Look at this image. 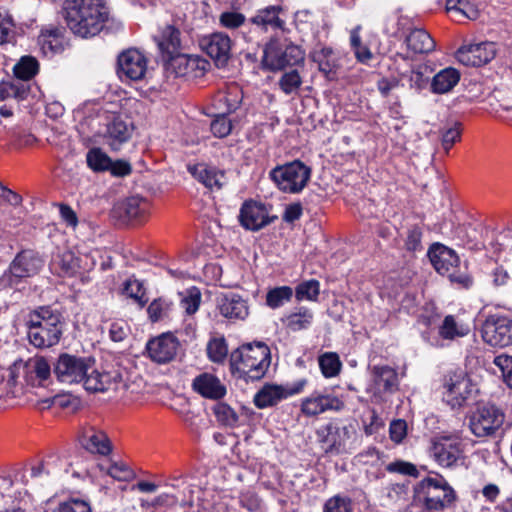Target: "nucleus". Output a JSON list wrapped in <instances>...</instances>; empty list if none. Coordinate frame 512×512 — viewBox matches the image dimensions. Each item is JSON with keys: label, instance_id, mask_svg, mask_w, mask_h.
Segmentation results:
<instances>
[{"label": "nucleus", "instance_id": "obj_1", "mask_svg": "<svg viewBox=\"0 0 512 512\" xmlns=\"http://www.w3.org/2000/svg\"><path fill=\"white\" fill-rule=\"evenodd\" d=\"M105 0H65L63 16L70 31L81 38L99 34L109 19Z\"/></svg>", "mask_w": 512, "mask_h": 512}, {"label": "nucleus", "instance_id": "obj_2", "mask_svg": "<svg viewBox=\"0 0 512 512\" xmlns=\"http://www.w3.org/2000/svg\"><path fill=\"white\" fill-rule=\"evenodd\" d=\"M29 343L35 348H50L59 343L63 333L62 316L49 306L31 311L25 322Z\"/></svg>", "mask_w": 512, "mask_h": 512}, {"label": "nucleus", "instance_id": "obj_3", "mask_svg": "<svg viewBox=\"0 0 512 512\" xmlns=\"http://www.w3.org/2000/svg\"><path fill=\"white\" fill-rule=\"evenodd\" d=\"M233 375L245 381L261 379L271 363L270 350L264 343L246 344L231 354Z\"/></svg>", "mask_w": 512, "mask_h": 512}, {"label": "nucleus", "instance_id": "obj_4", "mask_svg": "<svg viewBox=\"0 0 512 512\" xmlns=\"http://www.w3.org/2000/svg\"><path fill=\"white\" fill-rule=\"evenodd\" d=\"M476 230L473 217L459 202L450 203V244L460 251L471 250L475 243Z\"/></svg>", "mask_w": 512, "mask_h": 512}, {"label": "nucleus", "instance_id": "obj_5", "mask_svg": "<svg viewBox=\"0 0 512 512\" xmlns=\"http://www.w3.org/2000/svg\"><path fill=\"white\" fill-rule=\"evenodd\" d=\"M311 169L299 160H294L274 168L270 177L280 190L286 193H299L307 185Z\"/></svg>", "mask_w": 512, "mask_h": 512}, {"label": "nucleus", "instance_id": "obj_6", "mask_svg": "<svg viewBox=\"0 0 512 512\" xmlns=\"http://www.w3.org/2000/svg\"><path fill=\"white\" fill-rule=\"evenodd\" d=\"M93 365H95V360L91 357L62 353L54 364V374L62 383H80Z\"/></svg>", "mask_w": 512, "mask_h": 512}, {"label": "nucleus", "instance_id": "obj_7", "mask_svg": "<svg viewBox=\"0 0 512 512\" xmlns=\"http://www.w3.org/2000/svg\"><path fill=\"white\" fill-rule=\"evenodd\" d=\"M505 422V413L494 404H484L470 417L469 426L477 437L494 436L502 429Z\"/></svg>", "mask_w": 512, "mask_h": 512}, {"label": "nucleus", "instance_id": "obj_8", "mask_svg": "<svg viewBox=\"0 0 512 512\" xmlns=\"http://www.w3.org/2000/svg\"><path fill=\"white\" fill-rule=\"evenodd\" d=\"M304 60L303 50L294 44L282 46L277 42L266 45L263 54V65L271 70H282L287 66L297 65Z\"/></svg>", "mask_w": 512, "mask_h": 512}, {"label": "nucleus", "instance_id": "obj_9", "mask_svg": "<svg viewBox=\"0 0 512 512\" xmlns=\"http://www.w3.org/2000/svg\"><path fill=\"white\" fill-rule=\"evenodd\" d=\"M316 436L325 454L338 455L346 450L351 434L349 427L329 422L317 429Z\"/></svg>", "mask_w": 512, "mask_h": 512}, {"label": "nucleus", "instance_id": "obj_10", "mask_svg": "<svg viewBox=\"0 0 512 512\" xmlns=\"http://www.w3.org/2000/svg\"><path fill=\"white\" fill-rule=\"evenodd\" d=\"M343 407L344 402L325 389L313 391L303 398L300 410L307 417H315L328 411H340Z\"/></svg>", "mask_w": 512, "mask_h": 512}, {"label": "nucleus", "instance_id": "obj_11", "mask_svg": "<svg viewBox=\"0 0 512 512\" xmlns=\"http://www.w3.org/2000/svg\"><path fill=\"white\" fill-rule=\"evenodd\" d=\"M306 385L304 378L286 385H266L255 394L254 403L260 409L273 406L282 399L301 393Z\"/></svg>", "mask_w": 512, "mask_h": 512}, {"label": "nucleus", "instance_id": "obj_12", "mask_svg": "<svg viewBox=\"0 0 512 512\" xmlns=\"http://www.w3.org/2000/svg\"><path fill=\"white\" fill-rule=\"evenodd\" d=\"M483 340L493 347L512 345V320L507 317L489 316L482 327Z\"/></svg>", "mask_w": 512, "mask_h": 512}, {"label": "nucleus", "instance_id": "obj_13", "mask_svg": "<svg viewBox=\"0 0 512 512\" xmlns=\"http://www.w3.org/2000/svg\"><path fill=\"white\" fill-rule=\"evenodd\" d=\"M373 381L367 391L372 401L381 403L385 401L386 394H392L398 389V374L389 366H374L372 369Z\"/></svg>", "mask_w": 512, "mask_h": 512}, {"label": "nucleus", "instance_id": "obj_14", "mask_svg": "<svg viewBox=\"0 0 512 512\" xmlns=\"http://www.w3.org/2000/svg\"><path fill=\"white\" fill-rule=\"evenodd\" d=\"M117 73L121 80L139 81L147 72V58L137 49H127L118 56Z\"/></svg>", "mask_w": 512, "mask_h": 512}, {"label": "nucleus", "instance_id": "obj_15", "mask_svg": "<svg viewBox=\"0 0 512 512\" xmlns=\"http://www.w3.org/2000/svg\"><path fill=\"white\" fill-rule=\"evenodd\" d=\"M497 53L494 42L484 41L463 45L455 53L456 59L465 66L480 67L492 61Z\"/></svg>", "mask_w": 512, "mask_h": 512}, {"label": "nucleus", "instance_id": "obj_16", "mask_svg": "<svg viewBox=\"0 0 512 512\" xmlns=\"http://www.w3.org/2000/svg\"><path fill=\"white\" fill-rule=\"evenodd\" d=\"M200 47L218 67H223L231 57L232 40L224 32H214L200 39Z\"/></svg>", "mask_w": 512, "mask_h": 512}, {"label": "nucleus", "instance_id": "obj_17", "mask_svg": "<svg viewBox=\"0 0 512 512\" xmlns=\"http://www.w3.org/2000/svg\"><path fill=\"white\" fill-rule=\"evenodd\" d=\"M276 217H271L267 207L255 201H246L243 203L239 221L241 225L251 231H258L269 225Z\"/></svg>", "mask_w": 512, "mask_h": 512}, {"label": "nucleus", "instance_id": "obj_18", "mask_svg": "<svg viewBox=\"0 0 512 512\" xmlns=\"http://www.w3.org/2000/svg\"><path fill=\"white\" fill-rule=\"evenodd\" d=\"M475 386L463 371L450 378V408L461 409L469 406L474 400Z\"/></svg>", "mask_w": 512, "mask_h": 512}, {"label": "nucleus", "instance_id": "obj_19", "mask_svg": "<svg viewBox=\"0 0 512 512\" xmlns=\"http://www.w3.org/2000/svg\"><path fill=\"white\" fill-rule=\"evenodd\" d=\"M178 347V340L170 333H164L150 340L146 345L150 359L159 364H165L173 360Z\"/></svg>", "mask_w": 512, "mask_h": 512}, {"label": "nucleus", "instance_id": "obj_20", "mask_svg": "<svg viewBox=\"0 0 512 512\" xmlns=\"http://www.w3.org/2000/svg\"><path fill=\"white\" fill-rule=\"evenodd\" d=\"M44 266V260L38 253L32 250L19 252L9 266L12 277L22 279L33 277L40 272Z\"/></svg>", "mask_w": 512, "mask_h": 512}, {"label": "nucleus", "instance_id": "obj_21", "mask_svg": "<svg viewBox=\"0 0 512 512\" xmlns=\"http://www.w3.org/2000/svg\"><path fill=\"white\" fill-rule=\"evenodd\" d=\"M82 382L87 391L93 393L105 392L117 389L122 382V375L118 370L101 372L93 365Z\"/></svg>", "mask_w": 512, "mask_h": 512}, {"label": "nucleus", "instance_id": "obj_22", "mask_svg": "<svg viewBox=\"0 0 512 512\" xmlns=\"http://www.w3.org/2000/svg\"><path fill=\"white\" fill-rule=\"evenodd\" d=\"M450 283L459 289H470L474 285V278L469 271V262L464 252H457L450 248Z\"/></svg>", "mask_w": 512, "mask_h": 512}, {"label": "nucleus", "instance_id": "obj_23", "mask_svg": "<svg viewBox=\"0 0 512 512\" xmlns=\"http://www.w3.org/2000/svg\"><path fill=\"white\" fill-rule=\"evenodd\" d=\"M170 61L177 76L187 78L202 77L209 66L206 59L197 55L179 54Z\"/></svg>", "mask_w": 512, "mask_h": 512}, {"label": "nucleus", "instance_id": "obj_24", "mask_svg": "<svg viewBox=\"0 0 512 512\" xmlns=\"http://www.w3.org/2000/svg\"><path fill=\"white\" fill-rule=\"evenodd\" d=\"M80 443L85 450L93 454L107 456L112 451V445L106 433L95 426L83 427Z\"/></svg>", "mask_w": 512, "mask_h": 512}, {"label": "nucleus", "instance_id": "obj_25", "mask_svg": "<svg viewBox=\"0 0 512 512\" xmlns=\"http://www.w3.org/2000/svg\"><path fill=\"white\" fill-rule=\"evenodd\" d=\"M155 40L165 61H170L180 54V31L173 25L162 27Z\"/></svg>", "mask_w": 512, "mask_h": 512}, {"label": "nucleus", "instance_id": "obj_26", "mask_svg": "<svg viewBox=\"0 0 512 512\" xmlns=\"http://www.w3.org/2000/svg\"><path fill=\"white\" fill-rule=\"evenodd\" d=\"M220 314L229 320H245L249 315L248 303L235 293H228L218 299Z\"/></svg>", "mask_w": 512, "mask_h": 512}, {"label": "nucleus", "instance_id": "obj_27", "mask_svg": "<svg viewBox=\"0 0 512 512\" xmlns=\"http://www.w3.org/2000/svg\"><path fill=\"white\" fill-rule=\"evenodd\" d=\"M405 44L408 50L407 54L397 53V56L406 60L411 54H427L435 49V41L424 29L414 28L405 38Z\"/></svg>", "mask_w": 512, "mask_h": 512}, {"label": "nucleus", "instance_id": "obj_28", "mask_svg": "<svg viewBox=\"0 0 512 512\" xmlns=\"http://www.w3.org/2000/svg\"><path fill=\"white\" fill-rule=\"evenodd\" d=\"M132 125L127 123L119 116H114L107 123L104 137L112 150H118L120 146L127 142L132 135Z\"/></svg>", "mask_w": 512, "mask_h": 512}, {"label": "nucleus", "instance_id": "obj_29", "mask_svg": "<svg viewBox=\"0 0 512 512\" xmlns=\"http://www.w3.org/2000/svg\"><path fill=\"white\" fill-rule=\"evenodd\" d=\"M192 386L197 393L209 399H220L226 394L225 386L216 376L209 373L197 376Z\"/></svg>", "mask_w": 512, "mask_h": 512}, {"label": "nucleus", "instance_id": "obj_30", "mask_svg": "<svg viewBox=\"0 0 512 512\" xmlns=\"http://www.w3.org/2000/svg\"><path fill=\"white\" fill-rule=\"evenodd\" d=\"M314 321V312L305 306L296 307L281 318V323L290 332L309 329Z\"/></svg>", "mask_w": 512, "mask_h": 512}, {"label": "nucleus", "instance_id": "obj_31", "mask_svg": "<svg viewBox=\"0 0 512 512\" xmlns=\"http://www.w3.org/2000/svg\"><path fill=\"white\" fill-rule=\"evenodd\" d=\"M190 173L205 187L209 189H221L226 181L224 172L206 164H197L189 168Z\"/></svg>", "mask_w": 512, "mask_h": 512}, {"label": "nucleus", "instance_id": "obj_32", "mask_svg": "<svg viewBox=\"0 0 512 512\" xmlns=\"http://www.w3.org/2000/svg\"><path fill=\"white\" fill-rule=\"evenodd\" d=\"M114 211L124 220H138L144 217L147 211V203L143 198L132 196L119 202Z\"/></svg>", "mask_w": 512, "mask_h": 512}, {"label": "nucleus", "instance_id": "obj_33", "mask_svg": "<svg viewBox=\"0 0 512 512\" xmlns=\"http://www.w3.org/2000/svg\"><path fill=\"white\" fill-rule=\"evenodd\" d=\"M243 92L237 84H231L223 92H220L215 100V105L224 113L235 112L241 105Z\"/></svg>", "mask_w": 512, "mask_h": 512}, {"label": "nucleus", "instance_id": "obj_34", "mask_svg": "<svg viewBox=\"0 0 512 512\" xmlns=\"http://www.w3.org/2000/svg\"><path fill=\"white\" fill-rule=\"evenodd\" d=\"M282 11L280 6H268L257 11L250 21L251 23L261 26L264 29L271 27L273 29H284L285 22L280 19L279 13Z\"/></svg>", "mask_w": 512, "mask_h": 512}, {"label": "nucleus", "instance_id": "obj_35", "mask_svg": "<svg viewBox=\"0 0 512 512\" xmlns=\"http://www.w3.org/2000/svg\"><path fill=\"white\" fill-rule=\"evenodd\" d=\"M52 268L61 276H73L79 268V259L71 251L58 254L52 261Z\"/></svg>", "mask_w": 512, "mask_h": 512}, {"label": "nucleus", "instance_id": "obj_36", "mask_svg": "<svg viewBox=\"0 0 512 512\" xmlns=\"http://www.w3.org/2000/svg\"><path fill=\"white\" fill-rule=\"evenodd\" d=\"M122 294L132 299L140 309L148 303L146 289L135 276L127 278L122 285Z\"/></svg>", "mask_w": 512, "mask_h": 512}, {"label": "nucleus", "instance_id": "obj_37", "mask_svg": "<svg viewBox=\"0 0 512 512\" xmlns=\"http://www.w3.org/2000/svg\"><path fill=\"white\" fill-rule=\"evenodd\" d=\"M473 323L474 317L470 312L463 311L456 315H450V340L469 335Z\"/></svg>", "mask_w": 512, "mask_h": 512}, {"label": "nucleus", "instance_id": "obj_38", "mask_svg": "<svg viewBox=\"0 0 512 512\" xmlns=\"http://www.w3.org/2000/svg\"><path fill=\"white\" fill-rule=\"evenodd\" d=\"M63 30L49 28L42 30L38 42L44 53H57L62 50Z\"/></svg>", "mask_w": 512, "mask_h": 512}, {"label": "nucleus", "instance_id": "obj_39", "mask_svg": "<svg viewBox=\"0 0 512 512\" xmlns=\"http://www.w3.org/2000/svg\"><path fill=\"white\" fill-rule=\"evenodd\" d=\"M412 19L404 16L400 11H395L386 19L385 33L391 37H398L405 31L412 30Z\"/></svg>", "mask_w": 512, "mask_h": 512}, {"label": "nucleus", "instance_id": "obj_40", "mask_svg": "<svg viewBox=\"0 0 512 512\" xmlns=\"http://www.w3.org/2000/svg\"><path fill=\"white\" fill-rule=\"evenodd\" d=\"M477 9L467 1L450 0V20L461 22L464 19L475 20Z\"/></svg>", "mask_w": 512, "mask_h": 512}, {"label": "nucleus", "instance_id": "obj_41", "mask_svg": "<svg viewBox=\"0 0 512 512\" xmlns=\"http://www.w3.org/2000/svg\"><path fill=\"white\" fill-rule=\"evenodd\" d=\"M293 297V289L289 286H280L270 289L266 294V304L272 309L282 307Z\"/></svg>", "mask_w": 512, "mask_h": 512}, {"label": "nucleus", "instance_id": "obj_42", "mask_svg": "<svg viewBox=\"0 0 512 512\" xmlns=\"http://www.w3.org/2000/svg\"><path fill=\"white\" fill-rule=\"evenodd\" d=\"M172 302L159 297L154 299L147 308L148 317L152 322L162 321L169 317L172 310Z\"/></svg>", "mask_w": 512, "mask_h": 512}, {"label": "nucleus", "instance_id": "obj_43", "mask_svg": "<svg viewBox=\"0 0 512 512\" xmlns=\"http://www.w3.org/2000/svg\"><path fill=\"white\" fill-rule=\"evenodd\" d=\"M318 362L321 372L326 378L337 376L341 370L342 364L336 353L326 352L319 357Z\"/></svg>", "mask_w": 512, "mask_h": 512}, {"label": "nucleus", "instance_id": "obj_44", "mask_svg": "<svg viewBox=\"0 0 512 512\" xmlns=\"http://www.w3.org/2000/svg\"><path fill=\"white\" fill-rule=\"evenodd\" d=\"M448 253V248L440 243H434L430 246L428 250V258L435 268V270L441 274L446 275L448 273V266L446 264L445 259L442 258L445 254Z\"/></svg>", "mask_w": 512, "mask_h": 512}, {"label": "nucleus", "instance_id": "obj_45", "mask_svg": "<svg viewBox=\"0 0 512 512\" xmlns=\"http://www.w3.org/2000/svg\"><path fill=\"white\" fill-rule=\"evenodd\" d=\"M39 69L38 61L31 56H24L14 66V74L17 78L22 80H30L33 78Z\"/></svg>", "mask_w": 512, "mask_h": 512}, {"label": "nucleus", "instance_id": "obj_46", "mask_svg": "<svg viewBox=\"0 0 512 512\" xmlns=\"http://www.w3.org/2000/svg\"><path fill=\"white\" fill-rule=\"evenodd\" d=\"M86 162L95 172L107 171L111 166V158L100 148H92L87 152Z\"/></svg>", "mask_w": 512, "mask_h": 512}, {"label": "nucleus", "instance_id": "obj_47", "mask_svg": "<svg viewBox=\"0 0 512 512\" xmlns=\"http://www.w3.org/2000/svg\"><path fill=\"white\" fill-rule=\"evenodd\" d=\"M320 293V283L317 280H308L297 285L295 297L298 301H316Z\"/></svg>", "mask_w": 512, "mask_h": 512}, {"label": "nucleus", "instance_id": "obj_48", "mask_svg": "<svg viewBox=\"0 0 512 512\" xmlns=\"http://www.w3.org/2000/svg\"><path fill=\"white\" fill-rule=\"evenodd\" d=\"M430 73L428 66L423 65L411 70L407 76L410 88L417 91L426 88L429 84Z\"/></svg>", "mask_w": 512, "mask_h": 512}, {"label": "nucleus", "instance_id": "obj_49", "mask_svg": "<svg viewBox=\"0 0 512 512\" xmlns=\"http://www.w3.org/2000/svg\"><path fill=\"white\" fill-rule=\"evenodd\" d=\"M279 87L286 94L296 92L302 85V78L297 70L293 69L283 73L279 79Z\"/></svg>", "mask_w": 512, "mask_h": 512}, {"label": "nucleus", "instance_id": "obj_50", "mask_svg": "<svg viewBox=\"0 0 512 512\" xmlns=\"http://www.w3.org/2000/svg\"><path fill=\"white\" fill-rule=\"evenodd\" d=\"M447 441L448 438L446 436L434 438L430 448L431 456L439 465L444 467L448 466Z\"/></svg>", "mask_w": 512, "mask_h": 512}, {"label": "nucleus", "instance_id": "obj_51", "mask_svg": "<svg viewBox=\"0 0 512 512\" xmlns=\"http://www.w3.org/2000/svg\"><path fill=\"white\" fill-rule=\"evenodd\" d=\"M246 20V16L237 11H224L219 15L220 26L228 30L240 28Z\"/></svg>", "mask_w": 512, "mask_h": 512}, {"label": "nucleus", "instance_id": "obj_52", "mask_svg": "<svg viewBox=\"0 0 512 512\" xmlns=\"http://www.w3.org/2000/svg\"><path fill=\"white\" fill-rule=\"evenodd\" d=\"M228 353L226 342L223 338H214L208 342L207 354L211 361L220 363Z\"/></svg>", "mask_w": 512, "mask_h": 512}, {"label": "nucleus", "instance_id": "obj_53", "mask_svg": "<svg viewBox=\"0 0 512 512\" xmlns=\"http://www.w3.org/2000/svg\"><path fill=\"white\" fill-rule=\"evenodd\" d=\"M214 414L221 424L229 427H233L238 422V416L236 412L225 403H218L214 407Z\"/></svg>", "mask_w": 512, "mask_h": 512}, {"label": "nucleus", "instance_id": "obj_54", "mask_svg": "<svg viewBox=\"0 0 512 512\" xmlns=\"http://www.w3.org/2000/svg\"><path fill=\"white\" fill-rule=\"evenodd\" d=\"M323 512H353L352 501L345 496H333L325 502Z\"/></svg>", "mask_w": 512, "mask_h": 512}, {"label": "nucleus", "instance_id": "obj_55", "mask_svg": "<svg viewBox=\"0 0 512 512\" xmlns=\"http://www.w3.org/2000/svg\"><path fill=\"white\" fill-rule=\"evenodd\" d=\"M227 113L221 112L210 124L211 132L215 137L223 138L228 136L232 130L231 120L227 118Z\"/></svg>", "mask_w": 512, "mask_h": 512}, {"label": "nucleus", "instance_id": "obj_56", "mask_svg": "<svg viewBox=\"0 0 512 512\" xmlns=\"http://www.w3.org/2000/svg\"><path fill=\"white\" fill-rule=\"evenodd\" d=\"M332 50L330 48H322L314 54V61L318 63L319 70L326 75L335 71V63L330 60Z\"/></svg>", "mask_w": 512, "mask_h": 512}, {"label": "nucleus", "instance_id": "obj_57", "mask_svg": "<svg viewBox=\"0 0 512 512\" xmlns=\"http://www.w3.org/2000/svg\"><path fill=\"white\" fill-rule=\"evenodd\" d=\"M27 367L40 381L47 380L51 374L50 365L44 357H37L30 360Z\"/></svg>", "mask_w": 512, "mask_h": 512}, {"label": "nucleus", "instance_id": "obj_58", "mask_svg": "<svg viewBox=\"0 0 512 512\" xmlns=\"http://www.w3.org/2000/svg\"><path fill=\"white\" fill-rule=\"evenodd\" d=\"M494 364L501 370L504 381L512 388V356L498 355L494 359Z\"/></svg>", "mask_w": 512, "mask_h": 512}, {"label": "nucleus", "instance_id": "obj_59", "mask_svg": "<svg viewBox=\"0 0 512 512\" xmlns=\"http://www.w3.org/2000/svg\"><path fill=\"white\" fill-rule=\"evenodd\" d=\"M200 302L201 294L198 289L193 288L189 291L188 295L182 299L181 306L187 314L192 315L199 309Z\"/></svg>", "mask_w": 512, "mask_h": 512}, {"label": "nucleus", "instance_id": "obj_60", "mask_svg": "<svg viewBox=\"0 0 512 512\" xmlns=\"http://www.w3.org/2000/svg\"><path fill=\"white\" fill-rule=\"evenodd\" d=\"M51 512H91V508L85 501L70 500L60 503Z\"/></svg>", "mask_w": 512, "mask_h": 512}, {"label": "nucleus", "instance_id": "obj_61", "mask_svg": "<svg viewBox=\"0 0 512 512\" xmlns=\"http://www.w3.org/2000/svg\"><path fill=\"white\" fill-rule=\"evenodd\" d=\"M387 470L389 472H397L403 475H408L412 477H418V470L417 467L410 463L405 461H395L388 465Z\"/></svg>", "mask_w": 512, "mask_h": 512}, {"label": "nucleus", "instance_id": "obj_62", "mask_svg": "<svg viewBox=\"0 0 512 512\" xmlns=\"http://www.w3.org/2000/svg\"><path fill=\"white\" fill-rule=\"evenodd\" d=\"M431 89L438 94L448 92V68L442 69L433 77Z\"/></svg>", "mask_w": 512, "mask_h": 512}, {"label": "nucleus", "instance_id": "obj_63", "mask_svg": "<svg viewBox=\"0 0 512 512\" xmlns=\"http://www.w3.org/2000/svg\"><path fill=\"white\" fill-rule=\"evenodd\" d=\"M13 27L14 23L11 16L5 12H0V44L10 40Z\"/></svg>", "mask_w": 512, "mask_h": 512}, {"label": "nucleus", "instance_id": "obj_64", "mask_svg": "<svg viewBox=\"0 0 512 512\" xmlns=\"http://www.w3.org/2000/svg\"><path fill=\"white\" fill-rule=\"evenodd\" d=\"M389 433L392 441L400 443L407 434L406 422L401 419L392 421L389 427Z\"/></svg>", "mask_w": 512, "mask_h": 512}]
</instances>
